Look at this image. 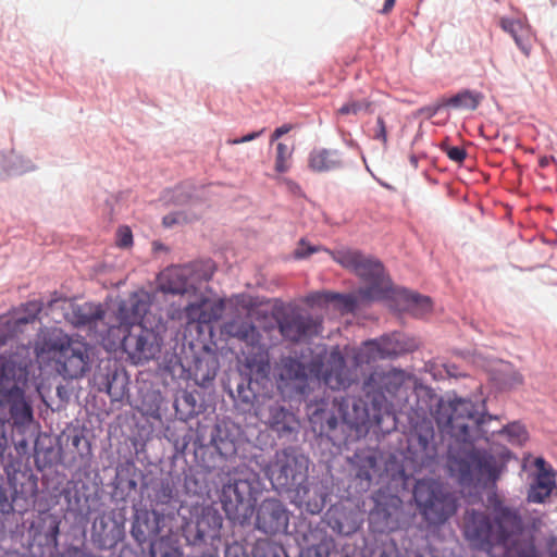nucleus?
Here are the masks:
<instances>
[{"instance_id": "1", "label": "nucleus", "mask_w": 557, "mask_h": 557, "mask_svg": "<svg viewBox=\"0 0 557 557\" xmlns=\"http://www.w3.org/2000/svg\"><path fill=\"white\" fill-rule=\"evenodd\" d=\"M434 417L440 426L449 429L453 440L448 445L446 467L461 486L494 485L505 469V463L495 456L475 448V441H490L496 432L507 435L512 445H522L528 438L524 426L517 422L499 431L491 429L497 418L485 413L484 401L473 403L456 396L440 398Z\"/></svg>"}, {"instance_id": "2", "label": "nucleus", "mask_w": 557, "mask_h": 557, "mask_svg": "<svg viewBox=\"0 0 557 557\" xmlns=\"http://www.w3.org/2000/svg\"><path fill=\"white\" fill-rule=\"evenodd\" d=\"M324 250L342 267L355 272L366 284L355 295L312 294L307 297V302L319 304L322 299H342L348 310H354L362 302L387 300L398 311L409 312L421 318L432 309V301L426 296L409 292L405 288H395L384 272L383 264L369 256L354 249H339L330 251L319 245H311L301 239L294 252L295 258L304 259L312 253Z\"/></svg>"}, {"instance_id": "3", "label": "nucleus", "mask_w": 557, "mask_h": 557, "mask_svg": "<svg viewBox=\"0 0 557 557\" xmlns=\"http://www.w3.org/2000/svg\"><path fill=\"white\" fill-rule=\"evenodd\" d=\"M213 275L211 262H194L164 269L157 278V290L164 295L178 296V304L166 309L169 319L186 329L195 326L201 331L222 318L224 300H211L208 283Z\"/></svg>"}, {"instance_id": "4", "label": "nucleus", "mask_w": 557, "mask_h": 557, "mask_svg": "<svg viewBox=\"0 0 557 557\" xmlns=\"http://www.w3.org/2000/svg\"><path fill=\"white\" fill-rule=\"evenodd\" d=\"M152 299L149 293L138 290L121 300L117 307V324L111 325L106 347L121 346L129 359L138 364L157 357L161 349L160 337L146 323V314Z\"/></svg>"}, {"instance_id": "5", "label": "nucleus", "mask_w": 557, "mask_h": 557, "mask_svg": "<svg viewBox=\"0 0 557 557\" xmlns=\"http://www.w3.org/2000/svg\"><path fill=\"white\" fill-rule=\"evenodd\" d=\"M493 521L484 511L468 510L463 518V535L470 546L492 557L505 556L513 536L523 530L518 508L506 505L495 493L487 497Z\"/></svg>"}, {"instance_id": "6", "label": "nucleus", "mask_w": 557, "mask_h": 557, "mask_svg": "<svg viewBox=\"0 0 557 557\" xmlns=\"http://www.w3.org/2000/svg\"><path fill=\"white\" fill-rule=\"evenodd\" d=\"M277 374L282 385L301 395L306 394L308 382L313 377L333 391L346 388L354 381L338 348L330 354L322 348L311 360L308 370L296 358L284 357L277 366Z\"/></svg>"}, {"instance_id": "7", "label": "nucleus", "mask_w": 557, "mask_h": 557, "mask_svg": "<svg viewBox=\"0 0 557 557\" xmlns=\"http://www.w3.org/2000/svg\"><path fill=\"white\" fill-rule=\"evenodd\" d=\"M219 499L226 517L240 525L253 515L260 490L259 475L246 465L224 466L218 473Z\"/></svg>"}, {"instance_id": "8", "label": "nucleus", "mask_w": 557, "mask_h": 557, "mask_svg": "<svg viewBox=\"0 0 557 557\" xmlns=\"http://www.w3.org/2000/svg\"><path fill=\"white\" fill-rule=\"evenodd\" d=\"M27 380L26 366L17 362L11 356H0V393L3 399V413L9 410L13 428L18 433H25L34 420L33 407L26 399L20 384Z\"/></svg>"}, {"instance_id": "9", "label": "nucleus", "mask_w": 557, "mask_h": 557, "mask_svg": "<svg viewBox=\"0 0 557 557\" xmlns=\"http://www.w3.org/2000/svg\"><path fill=\"white\" fill-rule=\"evenodd\" d=\"M412 494L419 515L429 525L444 524L457 510L455 496L437 480H418Z\"/></svg>"}, {"instance_id": "10", "label": "nucleus", "mask_w": 557, "mask_h": 557, "mask_svg": "<svg viewBox=\"0 0 557 557\" xmlns=\"http://www.w3.org/2000/svg\"><path fill=\"white\" fill-rule=\"evenodd\" d=\"M47 347L64 379L82 377L90 369V347L85 342L54 330L47 341Z\"/></svg>"}, {"instance_id": "11", "label": "nucleus", "mask_w": 557, "mask_h": 557, "mask_svg": "<svg viewBox=\"0 0 557 557\" xmlns=\"http://www.w3.org/2000/svg\"><path fill=\"white\" fill-rule=\"evenodd\" d=\"M333 405L343 423L358 432L371 426H381L386 418L395 420L391 404L382 395H373L371 406L354 396L334 398Z\"/></svg>"}, {"instance_id": "12", "label": "nucleus", "mask_w": 557, "mask_h": 557, "mask_svg": "<svg viewBox=\"0 0 557 557\" xmlns=\"http://www.w3.org/2000/svg\"><path fill=\"white\" fill-rule=\"evenodd\" d=\"M309 459L293 447L277 450L265 466L264 472L272 486L290 493L308 479Z\"/></svg>"}, {"instance_id": "13", "label": "nucleus", "mask_w": 557, "mask_h": 557, "mask_svg": "<svg viewBox=\"0 0 557 557\" xmlns=\"http://www.w3.org/2000/svg\"><path fill=\"white\" fill-rule=\"evenodd\" d=\"M61 304L65 310V319L76 327L86 329L97 342L106 345L110 335L111 325L107 321V314L101 305L94 302L72 304L66 300H51L49 306Z\"/></svg>"}, {"instance_id": "14", "label": "nucleus", "mask_w": 557, "mask_h": 557, "mask_svg": "<svg viewBox=\"0 0 557 557\" xmlns=\"http://www.w3.org/2000/svg\"><path fill=\"white\" fill-rule=\"evenodd\" d=\"M283 339L292 344L308 343L323 331V319L298 308H290L276 315Z\"/></svg>"}, {"instance_id": "15", "label": "nucleus", "mask_w": 557, "mask_h": 557, "mask_svg": "<svg viewBox=\"0 0 557 557\" xmlns=\"http://www.w3.org/2000/svg\"><path fill=\"white\" fill-rule=\"evenodd\" d=\"M418 347L414 339L401 333H393L366 342L356 356L357 363L396 357Z\"/></svg>"}, {"instance_id": "16", "label": "nucleus", "mask_w": 557, "mask_h": 557, "mask_svg": "<svg viewBox=\"0 0 557 557\" xmlns=\"http://www.w3.org/2000/svg\"><path fill=\"white\" fill-rule=\"evenodd\" d=\"M408 449L421 466H428L436 458L437 444L432 420L422 419L413 425L408 436Z\"/></svg>"}, {"instance_id": "17", "label": "nucleus", "mask_w": 557, "mask_h": 557, "mask_svg": "<svg viewBox=\"0 0 557 557\" xmlns=\"http://www.w3.org/2000/svg\"><path fill=\"white\" fill-rule=\"evenodd\" d=\"M375 506L370 512V521L380 532L394 531L400 524L403 500L397 495L377 493Z\"/></svg>"}, {"instance_id": "18", "label": "nucleus", "mask_w": 557, "mask_h": 557, "mask_svg": "<svg viewBox=\"0 0 557 557\" xmlns=\"http://www.w3.org/2000/svg\"><path fill=\"white\" fill-rule=\"evenodd\" d=\"M289 512L275 498L262 500L257 509L256 528L265 534L284 533L288 528Z\"/></svg>"}, {"instance_id": "19", "label": "nucleus", "mask_w": 557, "mask_h": 557, "mask_svg": "<svg viewBox=\"0 0 557 557\" xmlns=\"http://www.w3.org/2000/svg\"><path fill=\"white\" fill-rule=\"evenodd\" d=\"M170 521V516L157 510L140 509L135 513L131 534L139 545H143L164 530L171 532Z\"/></svg>"}, {"instance_id": "20", "label": "nucleus", "mask_w": 557, "mask_h": 557, "mask_svg": "<svg viewBox=\"0 0 557 557\" xmlns=\"http://www.w3.org/2000/svg\"><path fill=\"white\" fill-rule=\"evenodd\" d=\"M223 519L218 510L206 507L197 515L195 523H188L185 529L186 539L193 545L207 543L220 537Z\"/></svg>"}, {"instance_id": "21", "label": "nucleus", "mask_w": 557, "mask_h": 557, "mask_svg": "<svg viewBox=\"0 0 557 557\" xmlns=\"http://www.w3.org/2000/svg\"><path fill=\"white\" fill-rule=\"evenodd\" d=\"M222 333L239 339L252 349H257V355L260 356L261 361L263 358H268V349L272 343H267L263 335L250 321L240 318L232 319L223 324Z\"/></svg>"}, {"instance_id": "22", "label": "nucleus", "mask_w": 557, "mask_h": 557, "mask_svg": "<svg viewBox=\"0 0 557 557\" xmlns=\"http://www.w3.org/2000/svg\"><path fill=\"white\" fill-rule=\"evenodd\" d=\"M329 496L327 487L321 482H309L297 485L289 494L290 502L311 515L322 511Z\"/></svg>"}, {"instance_id": "23", "label": "nucleus", "mask_w": 557, "mask_h": 557, "mask_svg": "<svg viewBox=\"0 0 557 557\" xmlns=\"http://www.w3.org/2000/svg\"><path fill=\"white\" fill-rule=\"evenodd\" d=\"M533 465L536 471L533 474L527 499L529 503L543 504L556 487L555 472L543 457H536Z\"/></svg>"}, {"instance_id": "24", "label": "nucleus", "mask_w": 557, "mask_h": 557, "mask_svg": "<svg viewBox=\"0 0 557 557\" xmlns=\"http://www.w3.org/2000/svg\"><path fill=\"white\" fill-rule=\"evenodd\" d=\"M40 311L41 304L34 300L24 306L23 313L0 318V346L22 333L26 325L36 320Z\"/></svg>"}, {"instance_id": "25", "label": "nucleus", "mask_w": 557, "mask_h": 557, "mask_svg": "<svg viewBox=\"0 0 557 557\" xmlns=\"http://www.w3.org/2000/svg\"><path fill=\"white\" fill-rule=\"evenodd\" d=\"M260 419L278 436H288L297 430L298 421L293 412L274 403L260 410Z\"/></svg>"}, {"instance_id": "26", "label": "nucleus", "mask_w": 557, "mask_h": 557, "mask_svg": "<svg viewBox=\"0 0 557 557\" xmlns=\"http://www.w3.org/2000/svg\"><path fill=\"white\" fill-rule=\"evenodd\" d=\"M406 379L407 374L403 370H375L364 382V389L368 394L374 393L373 395L395 394L404 385Z\"/></svg>"}, {"instance_id": "27", "label": "nucleus", "mask_w": 557, "mask_h": 557, "mask_svg": "<svg viewBox=\"0 0 557 557\" xmlns=\"http://www.w3.org/2000/svg\"><path fill=\"white\" fill-rule=\"evenodd\" d=\"M499 26L505 33L512 37L515 44L523 54H530V39L533 36V29L527 18L502 16L499 18Z\"/></svg>"}, {"instance_id": "28", "label": "nucleus", "mask_w": 557, "mask_h": 557, "mask_svg": "<svg viewBox=\"0 0 557 557\" xmlns=\"http://www.w3.org/2000/svg\"><path fill=\"white\" fill-rule=\"evenodd\" d=\"M356 476L360 481V488L366 491L370 487L373 476L379 471L376 454L369 449L358 450L351 458Z\"/></svg>"}, {"instance_id": "29", "label": "nucleus", "mask_w": 557, "mask_h": 557, "mask_svg": "<svg viewBox=\"0 0 557 557\" xmlns=\"http://www.w3.org/2000/svg\"><path fill=\"white\" fill-rule=\"evenodd\" d=\"M36 169V164L28 158L13 149L0 151V173L5 176L22 175Z\"/></svg>"}, {"instance_id": "30", "label": "nucleus", "mask_w": 557, "mask_h": 557, "mask_svg": "<svg viewBox=\"0 0 557 557\" xmlns=\"http://www.w3.org/2000/svg\"><path fill=\"white\" fill-rule=\"evenodd\" d=\"M309 168L313 172H329L343 168L342 153L335 149H314L309 154Z\"/></svg>"}, {"instance_id": "31", "label": "nucleus", "mask_w": 557, "mask_h": 557, "mask_svg": "<svg viewBox=\"0 0 557 557\" xmlns=\"http://www.w3.org/2000/svg\"><path fill=\"white\" fill-rule=\"evenodd\" d=\"M151 557H183V549L177 536L162 535L150 543Z\"/></svg>"}, {"instance_id": "32", "label": "nucleus", "mask_w": 557, "mask_h": 557, "mask_svg": "<svg viewBox=\"0 0 557 557\" xmlns=\"http://www.w3.org/2000/svg\"><path fill=\"white\" fill-rule=\"evenodd\" d=\"M325 404H310L308 405V416L312 424L319 425L320 432L332 431L338 424V418L333 413L326 411Z\"/></svg>"}, {"instance_id": "33", "label": "nucleus", "mask_w": 557, "mask_h": 557, "mask_svg": "<svg viewBox=\"0 0 557 557\" xmlns=\"http://www.w3.org/2000/svg\"><path fill=\"white\" fill-rule=\"evenodd\" d=\"M480 101L481 97L479 94L470 90H463L437 104L433 110L432 115L444 107L457 110H475L480 104Z\"/></svg>"}, {"instance_id": "34", "label": "nucleus", "mask_w": 557, "mask_h": 557, "mask_svg": "<svg viewBox=\"0 0 557 557\" xmlns=\"http://www.w3.org/2000/svg\"><path fill=\"white\" fill-rule=\"evenodd\" d=\"M323 539L324 534L321 531L309 528L302 533L301 540L298 539L297 541L302 553L311 554L313 552L317 556L321 557Z\"/></svg>"}, {"instance_id": "35", "label": "nucleus", "mask_w": 557, "mask_h": 557, "mask_svg": "<svg viewBox=\"0 0 557 557\" xmlns=\"http://www.w3.org/2000/svg\"><path fill=\"white\" fill-rule=\"evenodd\" d=\"M161 200L164 205L184 206L187 202L194 205V196L188 191L187 186H177L174 189L165 190Z\"/></svg>"}, {"instance_id": "36", "label": "nucleus", "mask_w": 557, "mask_h": 557, "mask_svg": "<svg viewBox=\"0 0 557 557\" xmlns=\"http://www.w3.org/2000/svg\"><path fill=\"white\" fill-rule=\"evenodd\" d=\"M255 557H287L282 545L271 540H260L253 550Z\"/></svg>"}, {"instance_id": "37", "label": "nucleus", "mask_w": 557, "mask_h": 557, "mask_svg": "<svg viewBox=\"0 0 557 557\" xmlns=\"http://www.w3.org/2000/svg\"><path fill=\"white\" fill-rule=\"evenodd\" d=\"M107 527V521L103 517L97 518L92 525V541L101 549L111 548L115 544L114 537H109V534H103Z\"/></svg>"}, {"instance_id": "38", "label": "nucleus", "mask_w": 557, "mask_h": 557, "mask_svg": "<svg viewBox=\"0 0 557 557\" xmlns=\"http://www.w3.org/2000/svg\"><path fill=\"white\" fill-rule=\"evenodd\" d=\"M293 154V148L288 147L283 143H278L276 146L275 156V171L278 173H285L290 168V158Z\"/></svg>"}, {"instance_id": "39", "label": "nucleus", "mask_w": 557, "mask_h": 557, "mask_svg": "<svg viewBox=\"0 0 557 557\" xmlns=\"http://www.w3.org/2000/svg\"><path fill=\"white\" fill-rule=\"evenodd\" d=\"M198 215L199 214L197 212H188L186 210L174 211L166 214L163 218L162 223L165 227H172L174 225L191 222L197 219Z\"/></svg>"}, {"instance_id": "40", "label": "nucleus", "mask_w": 557, "mask_h": 557, "mask_svg": "<svg viewBox=\"0 0 557 557\" xmlns=\"http://www.w3.org/2000/svg\"><path fill=\"white\" fill-rule=\"evenodd\" d=\"M210 442L221 454L227 453L231 448H233L232 441L228 440L226 432L219 424L215 425L212 430Z\"/></svg>"}, {"instance_id": "41", "label": "nucleus", "mask_w": 557, "mask_h": 557, "mask_svg": "<svg viewBox=\"0 0 557 557\" xmlns=\"http://www.w3.org/2000/svg\"><path fill=\"white\" fill-rule=\"evenodd\" d=\"M116 373L108 374L102 382L103 386H99V391L106 392L111 399L119 400L124 395V386H116Z\"/></svg>"}, {"instance_id": "42", "label": "nucleus", "mask_w": 557, "mask_h": 557, "mask_svg": "<svg viewBox=\"0 0 557 557\" xmlns=\"http://www.w3.org/2000/svg\"><path fill=\"white\" fill-rule=\"evenodd\" d=\"M374 557H403L399 554V550L396 546V544L391 542L382 543L377 549L374 552ZM421 557V556H416Z\"/></svg>"}, {"instance_id": "43", "label": "nucleus", "mask_w": 557, "mask_h": 557, "mask_svg": "<svg viewBox=\"0 0 557 557\" xmlns=\"http://www.w3.org/2000/svg\"><path fill=\"white\" fill-rule=\"evenodd\" d=\"M8 443L7 414L3 413V404L0 401V457L4 455Z\"/></svg>"}, {"instance_id": "44", "label": "nucleus", "mask_w": 557, "mask_h": 557, "mask_svg": "<svg viewBox=\"0 0 557 557\" xmlns=\"http://www.w3.org/2000/svg\"><path fill=\"white\" fill-rule=\"evenodd\" d=\"M369 103L366 101H351L349 103L344 104L338 113L341 114H358L361 111H367L369 109Z\"/></svg>"}, {"instance_id": "45", "label": "nucleus", "mask_w": 557, "mask_h": 557, "mask_svg": "<svg viewBox=\"0 0 557 557\" xmlns=\"http://www.w3.org/2000/svg\"><path fill=\"white\" fill-rule=\"evenodd\" d=\"M442 148L446 152L447 157L455 162H462L466 158V151L463 148L449 146L447 144H443Z\"/></svg>"}, {"instance_id": "46", "label": "nucleus", "mask_w": 557, "mask_h": 557, "mask_svg": "<svg viewBox=\"0 0 557 557\" xmlns=\"http://www.w3.org/2000/svg\"><path fill=\"white\" fill-rule=\"evenodd\" d=\"M224 557H249L244 545L238 542L227 544L224 549Z\"/></svg>"}, {"instance_id": "47", "label": "nucleus", "mask_w": 557, "mask_h": 557, "mask_svg": "<svg viewBox=\"0 0 557 557\" xmlns=\"http://www.w3.org/2000/svg\"><path fill=\"white\" fill-rule=\"evenodd\" d=\"M116 244L121 248H127L133 244V235L127 226H122L117 231Z\"/></svg>"}, {"instance_id": "48", "label": "nucleus", "mask_w": 557, "mask_h": 557, "mask_svg": "<svg viewBox=\"0 0 557 557\" xmlns=\"http://www.w3.org/2000/svg\"><path fill=\"white\" fill-rule=\"evenodd\" d=\"M13 511V502L9 498L8 493L0 486V512L10 513Z\"/></svg>"}, {"instance_id": "49", "label": "nucleus", "mask_w": 557, "mask_h": 557, "mask_svg": "<svg viewBox=\"0 0 557 557\" xmlns=\"http://www.w3.org/2000/svg\"><path fill=\"white\" fill-rule=\"evenodd\" d=\"M374 138L382 140L383 144H386V141H387L386 127H385V124H384V121L382 117H377L376 132H375Z\"/></svg>"}, {"instance_id": "50", "label": "nucleus", "mask_w": 557, "mask_h": 557, "mask_svg": "<svg viewBox=\"0 0 557 557\" xmlns=\"http://www.w3.org/2000/svg\"><path fill=\"white\" fill-rule=\"evenodd\" d=\"M292 129V126L288 124H284L277 127L271 136V143L277 140L283 135L287 134Z\"/></svg>"}, {"instance_id": "51", "label": "nucleus", "mask_w": 557, "mask_h": 557, "mask_svg": "<svg viewBox=\"0 0 557 557\" xmlns=\"http://www.w3.org/2000/svg\"><path fill=\"white\" fill-rule=\"evenodd\" d=\"M522 382V376L519 373H513L510 377V381L506 384L509 386L518 385Z\"/></svg>"}, {"instance_id": "52", "label": "nucleus", "mask_w": 557, "mask_h": 557, "mask_svg": "<svg viewBox=\"0 0 557 557\" xmlns=\"http://www.w3.org/2000/svg\"><path fill=\"white\" fill-rule=\"evenodd\" d=\"M263 131H264V129H260V131H258V132H252V133H250V134H247V135L243 136V137H244L245 143H248V141H251V140H253V139L258 138V137L263 133Z\"/></svg>"}, {"instance_id": "53", "label": "nucleus", "mask_w": 557, "mask_h": 557, "mask_svg": "<svg viewBox=\"0 0 557 557\" xmlns=\"http://www.w3.org/2000/svg\"><path fill=\"white\" fill-rule=\"evenodd\" d=\"M443 367H444V370H445L447 375H449V376H457L458 375L455 366L443 364Z\"/></svg>"}, {"instance_id": "54", "label": "nucleus", "mask_w": 557, "mask_h": 557, "mask_svg": "<svg viewBox=\"0 0 557 557\" xmlns=\"http://www.w3.org/2000/svg\"><path fill=\"white\" fill-rule=\"evenodd\" d=\"M395 1H396V0H385V3H384V5H383V9L381 10V12H382L383 14L388 13V12L392 10V8L394 7Z\"/></svg>"}, {"instance_id": "55", "label": "nucleus", "mask_w": 557, "mask_h": 557, "mask_svg": "<svg viewBox=\"0 0 557 557\" xmlns=\"http://www.w3.org/2000/svg\"><path fill=\"white\" fill-rule=\"evenodd\" d=\"M518 557H537V556H536L535 550L531 549L529 552H523V553L519 554Z\"/></svg>"}, {"instance_id": "56", "label": "nucleus", "mask_w": 557, "mask_h": 557, "mask_svg": "<svg viewBox=\"0 0 557 557\" xmlns=\"http://www.w3.org/2000/svg\"><path fill=\"white\" fill-rule=\"evenodd\" d=\"M228 143L231 145H239V144H244L245 140H244V137H240V138H235V139L228 140Z\"/></svg>"}, {"instance_id": "57", "label": "nucleus", "mask_w": 557, "mask_h": 557, "mask_svg": "<svg viewBox=\"0 0 557 557\" xmlns=\"http://www.w3.org/2000/svg\"><path fill=\"white\" fill-rule=\"evenodd\" d=\"M200 557H216V556L212 553H206V554H202Z\"/></svg>"}, {"instance_id": "58", "label": "nucleus", "mask_w": 557, "mask_h": 557, "mask_svg": "<svg viewBox=\"0 0 557 557\" xmlns=\"http://www.w3.org/2000/svg\"><path fill=\"white\" fill-rule=\"evenodd\" d=\"M347 145H348L349 147H357V144H356V143H354L352 140L347 141Z\"/></svg>"}, {"instance_id": "59", "label": "nucleus", "mask_w": 557, "mask_h": 557, "mask_svg": "<svg viewBox=\"0 0 557 557\" xmlns=\"http://www.w3.org/2000/svg\"><path fill=\"white\" fill-rule=\"evenodd\" d=\"M243 400H244V401H246V403H248V401H249V397H248V396H244V397H243Z\"/></svg>"}, {"instance_id": "60", "label": "nucleus", "mask_w": 557, "mask_h": 557, "mask_svg": "<svg viewBox=\"0 0 557 557\" xmlns=\"http://www.w3.org/2000/svg\"><path fill=\"white\" fill-rule=\"evenodd\" d=\"M242 389H243V388H242V386H238V388H237V393H238L239 395H240V393H242Z\"/></svg>"}, {"instance_id": "61", "label": "nucleus", "mask_w": 557, "mask_h": 557, "mask_svg": "<svg viewBox=\"0 0 557 557\" xmlns=\"http://www.w3.org/2000/svg\"><path fill=\"white\" fill-rule=\"evenodd\" d=\"M361 158H362L363 162L366 163V157L363 154H361Z\"/></svg>"}]
</instances>
